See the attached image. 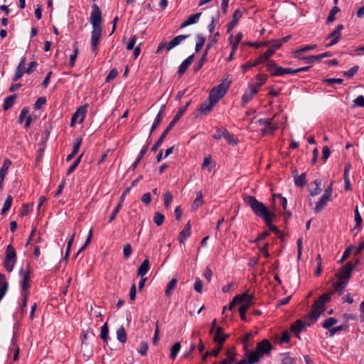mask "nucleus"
I'll list each match as a JSON object with an SVG mask.
<instances>
[{"label":"nucleus","instance_id":"393cba45","mask_svg":"<svg viewBox=\"0 0 364 364\" xmlns=\"http://www.w3.org/2000/svg\"><path fill=\"white\" fill-rule=\"evenodd\" d=\"M216 105L213 101L204 102L199 108V112L203 114H208L213 108V107Z\"/></svg>","mask_w":364,"mask_h":364},{"label":"nucleus","instance_id":"c9c22d12","mask_svg":"<svg viewBox=\"0 0 364 364\" xmlns=\"http://www.w3.org/2000/svg\"><path fill=\"white\" fill-rule=\"evenodd\" d=\"M227 358L223 359L222 361H220L218 364H230L232 363L235 362L236 358L235 355L236 354L234 353H232L230 350H228L226 352Z\"/></svg>","mask_w":364,"mask_h":364},{"label":"nucleus","instance_id":"f3484780","mask_svg":"<svg viewBox=\"0 0 364 364\" xmlns=\"http://www.w3.org/2000/svg\"><path fill=\"white\" fill-rule=\"evenodd\" d=\"M195 55L194 54L189 55L186 59H185L181 64L180 65L178 70V73L179 75H182L188 69V68L191 65L194 60Z\"/></svg>","mask_w":364,"mask_h":364},{"label":"nucleus","instance_id":"bb28decb","mask_svg":"<svg viewBox=\"0 0 364 364\" xmlns=\"http://www.w3.org/2000/svg\"><path fill=\"white\" fill-rule=\"evenodd\" d=\"M191 104V101L187 102L186 105L179 109V110L177 112L176 115L173 117V119L170 122L171 124L175 126L176 122L181 119V117L183 115V114L186 112V109H188V106Z\"/></svg>","mask_w":364,"mask_h":364},{"label":"nucleus","instance_id":"0e129e2a","mask_svg":"<svg viewBox=\"0 0 364 364\" xmlns=\"http://www.w3.org/2000/svg\"><path fill=\"white\" fill-rule=\"evenodd\" d=\"M254 335L252 332L247 333L241 340L245 349L247 348V343L253 338Z\"/></svg>","mask_w":364,"mask_h":364},{"label":"nucleus","instance_id":"7c9ffc66","mask_svg":"<svg viewBox=\"0 0 364 364\" xmlns=\"http://www.w3.org/2000/svg\"><path fill=\"white\" fill-rule=\"evenodd\" d=\"M276 216H272V217H269L267 220H264L265 222V224L268 227V228L272 230V232H274L275 234H277V235H280L281 234V231L279 230V229L275 226L274 225H273L272 223V221L274 219Z\"/></svg>","mask_w":364,"mask_h":364},{"label":"nucleus","instance_id":"7ed1b4c3","mask_svg":"<svg viewBox=\"0 0 364 364\" xmlns=\"http://www.w3.org/2000/svg\"><path fill=\"white\" fill-rule=\"evenodd\" d=\"M230 84L223 82L220 85L214 87L210 92L208 100L213 101L215 103H218L219 100L225 95Z\"/></svg>","mask_w":364,"mask_h":364},{"label":"nucleus","instance_id":"9b49d317","mask_svg":"<svg viewBox=\"0 0 364 364\" xmlns=\"http://www.w3.org/2000/svg\"><path fill=\"white\" fill-rule=\"evenodd\" d=\"M272 348L271 343L267 339H263L257 343L255 350L262 356L264 354H269Z\"/></svg>","mask_w":364,"mask_h":364},{"label":"nucleus","instance_id":"052dcab7","mask_svg":"<svg viewBox=\"0 0 364 364\" xmlns=\"http://www.w3.org/2000/svg\"><path fill=\"white\" fill-rule=\"evenodd\" d=\"M359 70V66L358 65H354L353 67H352L350 69H349L347 71H345L343 73V75L348 77H353L355 74Z\"/></svg>","mask_w":364,"mask_h":364},{"label":"nucleus","instance_id":"e2e57ef3","mask_svg":"<svg viewBox=\"0 0 364 364\" xmlns=\"http://www.w3.org/2000/svg\"><path fill=\"white\" fill-rule=\"evenodd\" d=\"M172 200H173L172 194L169 191H167L164 194V206L166 208L168 209L169 208Z\"/></svg>","mask_w":364,"mask_h":364},{"label":"nucleus","instance_id":"dca6fc26","mask_svg":"<svg viewBox=\"0 0 364 364\" xmlns=\"http://www.w3.org/2000/svg\"><path fill=\"white\" fill-rule=\"evenodd\" d=\"M191 232V226L190 222H188L183 229L181 231L178 235V241L181 244H184L187 238L190 236Z\"/></svg>","mask_w":364,"mask_h":364},{"label":"nucleus","instance_id":"8fccbe9b","mask_svg":"<svg viewBox=\"0 0 364 364\" xmlns=\"http://www.w3.org/2000/svg\"><path fill=\"white\" fill-rule=\"evenodd\" d=\"M164 215L159 212H156L154 215V223L157 225L160 226L164 222Z\"/></svg>","mask_w":364,"mask_h":364},{"label":"nucleus","instance_id":"4be33fe9","mask_svg":"<svg viewBox=\"0 0 364 364\" xmlns=\"http://www.w3.org/2000/svg\"><path fill=\"white\" fill-rule=\"evenodd\" d=\"M246 355L248 357V360L247 361L248 364H255L258 363L262 357L256 350L254 351L246 350Z\"/></svg>","mask_w":364,"mask_h":364},{"label":"nucleus","instance_id":"412c9836","mask_svg":"<svg viewBox=\"0 0 364 364\" xmlns=\"http://www.w3.org/2000/svg\"><path fill=\"white\" fill-rule=\"evenodd\" d=\"M189 37V35H179L173 38L167 45V50H171L172 48L178 46L183 41Z\"/></svg>","mask_w":364,"mask_h":364},{"label":"nucleus","instance_id":"0eeeda50","mask_svg":"<svg viewBox=\"0 0 364 364\" xmlns=\"http://www.w3.org/2000/svg\"><path fill=\"white\" fill-rule=\"evenodd\" d=\"M353 270V267L351 266V262H348L338 270L337 273L336 274V277L339 280L347 281V282H348Z\"/></svg>","mask_w":364,"mask_h":364},{"label":"nucleus","instance_id":"5fc2aeb1","mask_svg":"<svg viewBox=\"0 0 364 364\" xmlns=\"http://www.w3.org/2000/svg\"><path fill=\"white\" fill-rule=\"evenodd\" d=\"M355 226L352 230V231H354L356 228H360L361 226V223H362V221H363L361 215H360V214L359 213L358 207H356L355 209Z\"/></svg>","mask_w":364,"mask_h":364},{"label":"nucleus","instance_id":"c85d7f7f","mask_svg":"<svg viewBox=\"0 0 364 364\" xmlns=\"http://www.w3.org/2000/svg\"><path fill=\"white\" fill-rule=\"evenodd\" d=\"M148 150H149V144L146 145V146H144L142 147V149H141V151H140L137 158L136 159L135 161L132 165V168L133 170H134L137 167V166L140 163L141 159L147 153Z\"/></svg>","mask_w":364,"mask_h":364},{"label":"nucleus","instance_id":"603ef678","mask_svg":"<svg viewBox=\"0 0 364 364\" xmlns=\"http://www.w3.org/2000/svg\"><path fill=\"white\" fill-rule=\"evenodd\" d=\"M317 47V46L316 44L314 45H309V46H304L299 49H297L296 50H294L293 52V54L294 55H299V53H304V52H307V51H309L311 50H314Z\"/></svg>","mask_w":364,"mask_h":364},{"label":"nucleus","instance_id":"4468645a","mask_svg":"<svg viewBox=\"0 0 364 364\" xmlns=\"http://www.w3.org/2000/svg\"><path fill=\"white\" fill-rule=\"evenodd\" d=\"M19 274L22 277V281L21 283V286L22 288V290L26 291H27L28 288V282L30 279V275H29V268L27 267L26 269L24 270L23 268H21L19 270Z\"/></svg>","mask_w":364,"mask_h":364},{"label":"nucleus","instance_id":"aec40b11","mask_svg":"<svg viewBox=\"0 0 364 364\" xmlns=\"http://www.w3.org/2000/svg\"><path fill=\"white\" fill-rule=\"evenodd\" d=\"M331 200V198L323 194L321 198L318 200V201L316 203L314 212L316 213L321 212L324 209L327 203Z\"/></svg>","mask_w":364,"mask_h":364},{"label":"nucleus","instance_id":"a19ab883","mask_svg":"<svg viewBox=\"0 0 364 364\" xmlns=\"http://www.w3.org/2000/svg\"><path fill=\"white\" fill-rule=\"evenodd\" d=\"M208 55L207 50H205L204 53L203 54L200 59L195 64L193 67L194 72H198L200 70L202 67L203 66L205 60H206V56Z\"/></svg>","mask_w":364,"mask_h":364},{"label":"nucleus","instance_id":"680f3d73","mask_svg":"<svg viewBox=\"0 0 364 364\" xmlns=\"http://www.w3.org/2000/svg\"><path fill=\"white\" fill-rule=\"evenodd\" d=\"M259 64H260V63H259L257 59L256 60H255L254 62L249 61L247 63L243 64L242 65V69L243 70V72L245 73L247 70H249L253 67H255V66L258 65Z\"/></svg>","mask_w":364,"mask_h":364},{"label":"nucleus","instance_id":"a18cd8bd","mask_svg":"<svg viewBox=\"0 0 364 364\" xmlns=\"http://www.w3.org/2000/svg\"><path fill=\"white\" fill-rule=\"evenodd\" d=\"M196 38L197 42L196 44L195 50L196 52L198 53L201 50V48L204 46V43L205 42V38L203 37L201 34H197Z\"/></svg>","mask_w":364,"mask_h":364},{"label":"nucleus","instance_id":"473e14b6","mask_svg":"<svg viewBox=\"0 0 364 364\" xmlns=\"http://www.w3.org/2000/svg\"><path fill=\"white\" fill-rule=\"evenodd\" d=\"M177 282H178V279H177L176 277H175L171 279V281L168 283L166 288V291H165L166 296H168L172 294V291L176 287Z\"/></svg>","mask_w":364,"mask_h":364},{"label":"nucleus","instance_id":"58836bf2","mask_svg":"<svg viewBox=\"0 0 364 364\" xmlns=\"http://www.w3.org/2000/svg\"><path fill=\"white\" fill-rule=\"evenodd\" d=\"M274 55L273 49H268L264 54L261 55L258 58L259 63H263L269 60V59Z\"/></svg>","mask_w":364,"mask_h":364},{"label":"nucleus","instance_id":"20e7f679","mask_svg":"<svg viewBox=\"0 0 364 364\" xmlns=\"http://www.w3.org/2000/svg\"><path fill=\"white\" fill-rule=\"evenodd\" d=\"M267 70L273 76H283L286 74H295L294 69H292L291 68H284L278 66L277 63L273 60H270L268 62V63L267 64Z\"/></svg>","mask_w":364,"mask_h":364},{"label":"nucleus","instance_id":"338daca9","mask_svg":"<svg viewBox=\"0 0 364 364\" xmlns=\"http://www.w3.org/2000/svg\"><path fill=\"white\" fill-rule=\"evenodd\" d=\"M353 102L354 107H364V97L363 95H359Z\"/></svg>","mask_w":364,"mask_h":364},{"label":"nucleus","instance_id":"1a4fd4ad","mask_svg":"<svg viewBox=\"0 0 364 364\" xmlns=\"http://www.w3.org/2000/svg\"><path fill=\"white\" fill-rule=\"evenodd\" d=\"M343 29V24H338L335 29L328 34L327 39H331V41L326 45V48L333 46L338 43L341 37V31Z\"/></svg>","mask_w":364,"mask_h":364},{"label":"nucleus","instance_id":"c756f323","mask_svg":"<svg viewBox=\"0 0 364 364\" xmlns=\"http://www.w3.org/2000/svg\"><path fill=\"white\" fill-rule=\"evenodd\" d=\"M348 282L347 281L338 280L333 284L334 291L338 292L339 295H341L347 286Z\"/></svg>","mask_w":364,"mask_h":364},{"label":"nucleus","instance_id":"79ce46f5","mask_svg":"<svg viewBox=\"0 0 364 364\" xmlns=\"http://www.w3.org/2000/svg\"><path fill=\"white\" fill-rule=\"evenodd\" d=\"M11 165V161L9 159H5L2 167L0 168V176L5 178L7 173V171Z\"/></svg>","mask_w":364,"mask_h":364},{"label":"nucleus","instance_id":"423d86ee","mask_svg":"<svg viewBox=\"0 0 364 364\" xmlns=\"http://www.w3.org/2000/svg\"><path fill=\"white\" fill-rule=\"evenodd\" d=\"M90 21L92 28H102V12L97 4H93L92 6Z\"/></svg>","mask_w":364,"mask_h":364},{"label":"nucleus","instance_id":"b1692460","mask_svg":"<svg viewBox=\"0 0 364 364\" xmlns=\"http://www.w3.org/2000/svg\"><path fill=\"white\" fill-rule=\"evenodd\" d=\"M267 79V75L263 74H259L255 77V80L257 81L255 84L250 85V86L252 89H256L257 92L259 90L260 87L264 84Z\"/></svg>","mask_w":364,"mask_h":364},{"label":"nucleus","instance_id":"e433bc0d","mask_svg":"<svg viewBox=\"0 0 364 364\" xmlns=\"http://www.w3.org/2000/svg\"><path fill=\"white\" fill-rule=\"evenodd\" d=\"M100 338L102 339V341L105 343H107V341L109 338V327H108L107 323H104L101 328Z\"/></svg>","mask_w":364,"mask_h":364},{"label":"nucleus","instance_id":"864d4df0","mask_svg":"<svg viewBox=\"0 0 364 364\" xmlns=\"http://www.w3.org/2000/svg\"><path fill=\"white\" fill-rule=\"evenodd\" d=\"M82 157V154H80L75 160V161L73 163V164L70 166V168H68V170L67 171V173L66 174L68 176L70 174H71L75 169L77 167V166L79 165V164L80 163L81 161V159Z\"/></svg>","mask_w":364,"mask_h":364},{"label":"nucleus","instance_id":"3c124183","mask_svg":"<svg viewBox=\"0 0 364 364\" xmlns=\"http://www.w3.org/2000/svg\"><path fill=\"white\" fill-rule=\"evenodd\" d=\"M8 290V282L6 280V277L4 274L0 273V292L4 291V293L6 294Z\"/></svg>","mask_w":364,"mask_h":364},{"label":"nucleus","instance_id":"4c0bfd02","mask_svg":"<svg viewBox=\"0 0 364 364\" xmlns=\"http://www.w3.org/2000/svg\"><path fill=\"white\" fill-rule=\"evenodd\" d=\"M228 336V334H215L213 336V341L218 346L223 347L224 342Z\"/></svg>","mask_w":364,"mask_h":364},{"label":"nucleus","instance_id":"de8ad7c7","mask_svg":"<svg viewBox=\"0 0 364 364\" xmlns=\"http://www.w3.org/2000/svg\"><path fill=\"white\" fill-rule=\"evenodd\" d=\"M13 198L11 196H8L6 198L3 208L1 209V214H5L10 209L11 205L12 204Z\"/></svg>","mask_w":364,"mask_h":364},{"label":"nucleus","instance_id":"37998d69","mask_svg":"<svg viewBox=\"0 0 364 364\" xmlns=\"http://www.w3.org/2000/svg\"><path fill=\"white\" fill-rule=\"evenodd\" d=\"M314 183L316 185V187L309 191L310 195L312 196L318 195L321 191V181L320 179H316L314 181Z\"/></svg>","mask_w":364,"mask_h":364},{"label":"nucleus","instance_id":"774afa93","mask_svg":"<svg viewBox=\"0 0 364 364\" xmlns=\"http://www.w3.org/2000/svg\"><path fill=\"white\" fill-rule=\"evenodd\" d=\"M282 364H296L294 358L289 356L288 354H284V358L282 360Z\"/></svg>","mask_w":364,"mask_h":364},{"label":"nucleus","instance_id":"f03ea898","mask_svg":"<svg viewBox=\"0 0 364 364\" xmlns=\"http://www.w3.org/2000/svg\"><path fill=\"white\" fill-rule=\"evenodd\" d=\"M332 292H326L323 294L314 304L313 309L309 314V318L312 322L316 321L322 312L325 310V304L330 301Z\"/></svg>","mask_w":364,"mask_h":364},{"label":"nucleus","instance_id":"4d7b16f0","mask_svg":"<svg viewBox=\"0 0 364 364\" xmlns=\"http://www.w3.org/2000/svg\"><path fill=\"white\" fill-rule=\"evenodd\" d=\"M348 328V325L346 324V323H344V324H341L340 326H336V327H333L332 328L330 331H329V333H330V336H333V335H335L336 333L339 332V331H341L343 330H345L346 328Z\"/></svg>","mask_w":364,"mask_h":364},{"label":"nucleus","instance_id":"ddd939ff","mask_svg":"<svg viewBox=\"0 0 364 364\" xmlns=\"http://www.w3.org/2000/svg\"><path fill=\"white\" fill-rule=\"evenodd\" d=\"M253 299V295H250L247 294V296H245V304L242 305L239 309L240 316L241 319L243 321H246V313L249 308L252 306V301Z\"/></svg>","mask_w":364,"mask_h":364},{"label":"nucleus","instance_id":"f257e3e1","mask_svg":"<svg viewBox=\"0 0 364 364\" xmlns=\"http://www.w3.org/2000/svg\"><path fill=\"white\" fill-rule=\"evenodd\" d=\"M244 201L248 205L255 215L267 220L269 217L276 216L274 212L268 210L267 207L262 202L259 201L255 196H245Z\"/></svg>","mask_w":364,"mask_h":364},{"label":"nucleus","instance_id":"6e6552de","mask_svg":"<svg viewBox=\"0 0 364 364\" xmlns=\"http://www.w3.org/2000/svg\"><path fill=\"white\" fill-rule=\"evenodd\" d=\"M87 104L80 106L77 108L71 118L70 126L73 127L76 122L82 123L86 116Z\"/></svg>","mask_w":364,"mask_h":364},{"label":"nucleus","instance_id":"bf43d9fd","mask_svg":"<svg viewBox=\"0 0 364 364\" xmlns=\"http://www.w3.org/2000/svg\"><path fill=\"white\" fill-rule=\"evenodd\" d=\"M25 72V68H21L20 66H17L15 70V74L13 77V81L16 82L18 80L23 76Z\"/></svg>","mask_w":364,"mask_h":364},{"label":"nucleus","instance_id":"5701e85b","mask_svg":"<svg viewBox=\"0 0 364 364\" xmlns=\"http://www.w3.org/2000/svg\"><path fill=\"white\" fill-rule=\"evenodd\" d=\"M150 269L149 265V257H146V259L143 261V262L141 264V265L139 267L137 270V275L139 277H144L145 274H147Z\"/></svg>","mask_w":364,"mask_h":364},{"label":"nucleus","instance_id":"69168bd1","mask_svg":"<svg viewBox=\"0 0 364 364\" xmlns=\"http://www.w3.org/2000/svg\"><path fill=\"white\" fill-rule=\"evenodd\" d=\"M28 112H29V108L28 107H25L22 109V110L21 111L19 117H18L19 123H22L23 122V120L26 118H27V117L28 116Z\"/></svg>","mask_w":364,"mask_h":364},{"label":"nucleus","instance_id":"09e8293b","mask_svg":"<svg viewBox=\"0 0 364 364\" xmlns=\"http://www.w3.org/2000/svg\"><path fill=\"white\" fill-rule=\"evenodd\" d=\"M339 11H340V9L338 6H334L328 14V16L326 19V23H329L334 21V20L336 18V15L337 13L339 12Z\"/></svg>","mask_w":364,"mask_h":364},{"label":"nucleus","instance_id":"f704fd0d","mask_svg":"<svg viewBox=\"0 0 364 364\" xmlns=\"http://www.w3.org/2000/svg\"><path fill=\"white\" fill-rule=\"evenodd\" d=\"M294 183L296 186L304 187L306 183V173H302L299 176H295Z\"/></svg>","mask_w":364,"mask_h":364},{"label":"nucleus","instance_id":"f8f14e48","mask_svg":"<svg viewBox=\"0 0 364 364\" xmlns=\"http://www.w3.org/2000/svg\"><path fill=\"white\" fill-rule=\"evenodd\" d=\"M272 119H260L257 121L259 124L265 127V128L262 130L263 134H272L277 129V127L272 124Z\"/></svg>","mask_w":364,"mask_h":364},{"label":"nucleus","instance_id":"9d476101","mask_svg":"<svg viewBox=\"0 0 364 364\" xmlns=\"http://www.w3.org/2000/svg\"><path fill=\"white\" fill-rule=\"evenodd\" d=\"M102 28H92L91 33V49L93 53H97L100 40L102 36Z\"/></svg>","mask_w":364,"mask_h":364},{"label":"nucleus","instance_id":"a211bd4d","mask_svg":"<svg viewBox=\"0 0 364 364\" xmlns=\"http://www.w3.org/2000/svg\"><path fill=\"white\" fill-rule=\"evenodd\" d=\"M257 90L256 89H252L250 86L248 87V88L245 90L244 95L242 97V105L245 106L246 104H247L253 98L254 95H256Z\"/></svg>","mask_w":364,"mask_h":364},{"label":"nucleus","instance_id":"a878e982","mask_svg":"<svg viewBox=\"0 0 364 364\" xmlns=\"http://www.w3.org/2000/svg\"><path fill=\"white\" fill-rule=\"evenodd\" d=\"M245 296H247V293L245 292L241 294L236 295L232 301L228 305V309L232 310L235 308V306L245 301Z\"/></svg>","mask_w":364,"mask_h":364},{"label":"nucleus","instance_id":"cd10ccee","mask_svg":"<svg viewBox=\"0 0 364 364\" xmlns=\"http://www.w3.org/2000/svg\"><path fill=\"white\" fill-rule=\"evenodd\" d=\"M164 108H165V105H163L159 113L157 114L155 119H154V122L151 126V131H150V134H151L153 133V132L157 128V127L160 124V123L161 122V120H162V114H163V112L164 110Z\"/></svg>","mask_w":364,"mask_h":364},{"label":"nucleus","instance_id":"6ab92c4d","mask_svg":"<svg viewBox=\"0 0 364 364\" xmlns=\"http://www.w3.org/2000/svg\"><path fill=\"white\" fill-rule=\"evenodd\" d=\"M311 323L305 324L302 321H296L290 327V331L299 337V333L305 328L306 326H310Z\"/></svg>","mask_w":364,"mask_h":364},{"label":"nucleus","instance_id":"72a5a7b5","mask_svg":"<svg viewBox=\"0 0 364 364\" xmlns=\"http://www.w3.org/2000/svg\"><path fill=\"white\" fill-rule=\"evenodd\" d=\"M203 194L201 191H198L196 193V198L194 200L192 204V208L196 211L200 206L203 205Z\"/></svg>","mask_w":364,"mask_h":364},{"label":"nucleus","instance_id":"2f4dec72","mask_svg":"<svg viewBox=\"0 0 364 364\" xmlns=\"http://www.w3.org/2000/svg\"><path fill=\"white\" fill-rule=\"evenodd\" d=\"M16 99V95H10V96H8L7 97H6L4 99V105H3L4 110H8V109H11L13 107Z\"/></svg>","mask_w":364,"mask_h":364},{"label":"nucleus","instance_id":"c03bdc74","mask_svg":"<svg viewBox=\"0 0 364 364\" xmlns=\"http://www.w3.org/2000/svg\"><path fill=\"white\" fill-rule=\"evenodd\" d=\"M337 319L334 318H328L322 323V327L328 330V331L333 328V326L337 323Z\"/></svg>","mask_w":364,"mask_h":364},{"label":"nucleus","instance_id":"ea45409f","mask_svg":"<svg viewBox=\"0 0 364 364\" xmlns=\"http://www.w3.org/2000/svg\"><path fill=\"white\" fill-rule=\"evenodd\" d=\"M117 338L122 343H124L127 341V334L123 326H121L117 331Z\"/></svg>","mask_w":364,"mask_h":364},{"label":"nucleus","instance_id":"39448f33","mask_svg":"<svg viewBox=\"0 0 364 364\" xmlns=\"http://www.w3.org/2000/svg\"><path fill=\"white\" fill-rule=\"evenodd\" d=\"M6 257L4 262V266L9 272L13 271L14 264L16 261V250L11 245H9L6 249Z\"/></svg>","mask_w":364,"mask_h":364},{"label":"nucleus","instance_id":"6e6d98bb","mask_svg":"<svg viewBox=\"0 0 364 364\" xmlns=\"http://www.w3.org/2000/svg\"><path fill=\"white\" fill-rule=\"evenodd\" d=\"M295 57L299 60H304L306 63H312L316 60H318L317 55H310V56H300L299 55H295Z\"/></svg>","mask_w":364,"mask_h":364},{"label":"nucleus","instance_id":"2eb2a0df","mask_svg":"<svg viewBox=\"0 0 364 364\" xmlns=\"http://www.w3.org/2000/svg\"><path fill=\"white\" fill-rule=\"evenodd\" d=\"M174 126L169 123L168 127L166 128V129L163 132L161 135L160 136L159 139L157 140V141L155 143L154 146L151 149V151L154 152H156L159 147L162 144L164 139L166 137L167 134L169 133V132L173 129Z\"/></svg>","mask_w":364,"mask_h":364},{"label":"nucleus","instance_id":"49530a36","mask_svg":"<svg viewBox=\"0 0 364 364\" xmlns=\"http://www.w3.org/2000/svg\"><path fill=\"white\" fill-rule=\"evenodd\" d=\"M181 349V343L180 342H176L171 349L170 358L174 360L180 351Z\"/></svg>","mask_w":364,"mask_h":364},{"label":"nucleus","instance_id":"13d9d810","mask_svg":"<svg viewBox=\"0 0 364 364\" xmlns=\"http://www.w3.org/2000/svg\"><path fill=\"white\" fill-rule=\"evenodd\" d=\"M224 139H225V140L230 144H232V145L237 144V141L235 139L234 135L232 134H231L230 132H229L228 130L227 132H225Z\"/></svg>","mask_w":364,"mask_h":364}]
</instances>
